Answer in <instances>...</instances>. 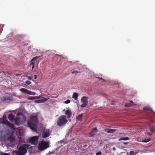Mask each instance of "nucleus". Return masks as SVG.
<instances>
[{"mask_svg":"<svg viewBox=\"0 0 155 155\" xmlns=\"http://www.w3.org/2000/svg\"><path fill=\"white\" fill-rule=\"evenodd\" d=\"M30 66H32V67H31V68H32V71L34 68L35 64H32V65L30 64Z\"/></svg>","mask_w":155,"mask_h":155,"instance_id":"obj_27","label":"nucleus"},{"mask_svg":"<svg viewBox=\"0 0 155 155\" xmlns=\"http://www.w3.org/2000/svg\"><path fill=\"white\" fill-rule=\"evenodd\" d=\"M28 78V79L31 80L30 78L29 77Z\"/></svg>","mask_w":155,"mask_h":155,"instance_id":"obj_38","label":"nucleus"},{"mask_svg":"<svg viewBox=\"0 0 155 155\" xmlns=\"http://www.w3.org/2000/svg\"><path fill=\"white\" fill-rule=\"evenodd\" d=\"M78 97V94L77 93L75 92L73 93L72 97L74 98L75 100H77Z\"/></svg>","mask_w":155,"mask_h":155,"instance_id":"obj_17","label":"nucleus"},{"mask_svg":"<svg viewBox=\"0 0 155 155\" xmlns=\"http://www.w3.org/2000/svg\"><path fill=\"white\" fill-rule=\"evenodd\" d=\"M143 109L144 110H147L150 111L151 110V108L148 107H144V108H143Z\"/></svg>","mask_w":155,"mask_h":155,"instance_id":"obj_22","label":"nucleus"},{"mask_svg":"<svg viewBox=\"0 0 155 155\" xmlns=\"http://www.w3.org/2000/svg\"><path fill=\"white\" fill-rule=\"evenodd\" d=\"M19 114H22L21 113H19Z\"/></svg>","mask_w":155,"mask_h":155,"instance_id":"obj_39","label":"nucleus"},{"mask_svg":"<svg viewBox=\"0 0 155 155\" xmlns=\"http://www.w3.org/2000/svg\"><path fill=\"white\" fill-rule=\"evenodd\" d=\"M38 122L37 115L32 114L30 116V120L28 121V125L32 130L36 132L37 131V124Z\"/></svg>","mask_w":155,"mask_h":155,"instance_id":"obj_1","label":"nucleus"},{"mask_svg":"<svg viewBox=\"0 0 155 155\" xmlns=\"http://www.w3.org/2000/svg\"><path fill=\"white\" fill-rule=\"evenodd\" d=\"M78 71H73L72 73H73V74H74V73H78Z\"/></svg>","mask_w":155,"mask_h":155,"instance_id":"obj_32","label":"nucleus"},{"mask_svg":"<svg viewBox=\"0 0 155 155\" xmlns=\"http://www.w3.org/2000/svg\"><path fill=\"white\" fill-rule=\"evenodd\" d=\"M70 102V101L69 100H67L64 101V103L66 104L69 103Z\"/></svg>","mask_w":155,"mask_h":155,"instance_id":"obj_25","label":"nucleus"},{"mask_svg":"<svg viewBox=\"0 0 155 155\" xmlns=\"http://www.w3.org/2000/svg\"><path fill=\"white\" fill-rule=\"evenodd\" d=\"M37 58V57H36L34 58L31 61L30 64L32 65L33 64H35V62Z\"/></svg>","mask_w":155,"mask_h":155,"instance_id":"obj_18","label":"nucleus"},{"mask_svg":"<svg viewBox=\"0 0 155 155\" xmlns=\"http://www.w3.org/2000/svg\"><path fill=\"white\" fill-rule=\"evenodd\" d=\"M150 123L151 124H155V117H153L151 118L150 119Z\"/></svg>","mask_w":155,"mask_h":155,"instance_id":"obj_21","label":"nucleus"},{"mask_svg":"<svg viewBox=\"0 0 155 155\" xmlns=\"http://www.w3.org/2000/svg\"><path fill=\"white\" fill-rule=\"evenodd\" d=\"M101 152H99L98 153H96L97 155H101Z\"/></svg>","mask_w":155,"mask_h":155,"instance_id":"obj_28","label":"nucleus"},{"mask_svg":"<svg viewBox=\"0 0 155 155\" xmlns=\"http://www.w3.org/2000/svg\"><path fill=\"white\" fill-rule=\"evenodd\" d=\"M29 146V145L28 144H22L19 146L18 150L14 151L13 153H15L18 155H24L27 153V149H28Z\"/></svg>","mask_w":155,"mask_h":155,"instance_id":"obj_2","label":"nucleus"},{"mask_svg":"<svg viewBox=\"0 0 155 155\" xmlns=\"http://www.w3.org/2000/svg\"><path fill=\"white\" fill-rule=\"evenodd\" d=\"M49 97L44 98L42 99L37 100L35 101V102L38 103H42L47 101L49 99Z\"/></svg>","mask_w":155,"mask_h":155,"instance_id":"obj_11","label":"nucleus"},{"mask_svg":"<svg viewBox=\"0 0 155 155\" xmlns=\"http://www.w3.org/2000/svg\"><path fill=\"white\" fill-rule=\"evenodd\" d=\"M15 139L14 137L10 136L7 138L5 140V144L7 147H14V142Z\"/></svg>","mask_w":155,"mask_h":155,"instance_id":"obj_4","label":"nucleus"},{"mask_svg":"<svg viewBox=\"0 0 155 155\" xmlns=\"http://www.w3.org/2000/svg\"><path fill=\"white\" fill-rule=\"evenodd\" d=\"M20 91L22 93L29 94L31 95H35V92L29 91L25 88H21L20 89Z\"/></svg>","mask_w":155,"mask_h":155,"instance_id":"obj_8","label":"nucleus"},{"mask_svg":"<svg viewBox=\"0 0 155 155\" xmlns=\"http://www.w3.org/2000/svg\"><path fill=\"white\" fill-rule=\"evenodd\" d=\"M97 131V129L96 128H94L93 129H92L91 131L88 134L89 137H91L94 136L96 132Z\"/></svg>","mask_w":155,"mask_h":155,"instance_id":"obj_10","label":"nucleus"},{"mask_svg":"<svg viewBox=\"0 0 155 155\" xmlns=\"http://www.w3.org/2000/svg\"><path fill=\"white\" fill-rule=\"evenodd\" d=\"M149 140L148 139H146L145 140H144L143 141V142L145 143H147L149 142Z\"/></svg>","mask_w":155,"mask_h":155,"instance_id":"obj_26","label":"nucleus"},{"mask_svg":"<svg viewBox=\"0 0 155 155\" xmlns=\"http://www.w3.org/2000/svg\"><path fill=\"white\" fill-rule=\"evenodd\" d=\"M68 122L66 116L62 115L58 118L57 121V124L59 127H62L65 125Z\"/></svg>","mask_w":155,"mask_h":155,"instance_id":"obj_3","label":"nucleus"},{"mask_svg":"<svg viewBox=\"0 0 155 155\" xmlns=\"http://www.w3.org/2000/svg\"><path fill=\"white\" fill-rule=\"evenodd\" d=\"M50 134V133L49 130H45L43 133L42 137L44 138H46L49 137Z\"/></svg>","mask_w":155,"mask_h":155,"instance_id":"obj_9","label":"nucleus"},{"mask_svg":"<svg viewBox=\"0 0 155 155\" xmlns=\"http://www.w3.org/2000/svg\"><path fill=\"white\" fill-rule=\"evenodd\" d=\"M134 151H130V155H133L134 154Z\"/></svg>","mask_w":155,"mask_h":155,"instance_id":"obj_29","label":"nucleus"},{"mask_svg":"<svg viewBox=\"0 0 155 155\" xmlns=\"http://www.w3.org/2000/svg\"><path fill=\"white\" fill-rule=\"evenodd\" d=\"M123 144H124V145H127L128 144V143L127 142H124L123 143Z\"/></svg>","mask_w":155,"mask_h":155,"instance_id":"obj_31","label":"nucleus"},{"mask_svg":"<svg viewBox=\"0 0 155 155\" xmlns=\"http://www.w3.org/2000/svg\"><path fill=\"white\" fill-rule=\"evenodd\" d=\"M38 136H34L30 138L29 141L32 144L36 145L38 143Z\"/></svg>","mask_w":155,"mask_h":155,"instance_id":"obj_7","label":"nucleus"},{"mask_svg":"<svg viewBox=\"0 0 155 155\" xmlns=\"http://www.w3.org/2000/svg\"><path fill=\"white\" fill-rule=\"evenodd\" d=\"M11 99L10 97L6 96L3 97L2 99V100L3 101H5L8 100H11Z\"/></svg>","mask_w":155,"mask_h":155,"instance_id":"obj_13","label":"nucleus"},{"mask_svg":"<svg viewBox=\"0 0 155 155\" xmlns=\"http://www.w3.org/2000/svg\"><path fill=\"white\" fill-rule=\"evenodd\" d=\"M14 116L12 114H10L8 116V119L11 121H12L14 118Z\"/></svg>","mask_w":155,"mask_h":155,"instance_id":"obj_16","label":"nucleus"},{"mask_svg":"<svg viewBox=\"0 0 155 155\" xmlns=\"http://www.w3.org/2000/svg\"><path fill=\"white\" fill-rule=\"evenodd\" d=\"M130 102L126 104L125 105V106L126 107H129L130 106H131L133 105V102L132 101H130Z\"/></svg>","mask_w":155,"mask_h":155,"instance_id":"obj_15","label":"nucleus"},{"mask_svg":"<svg viewBox=\"0 0 155 155\" xmlns=\"http://www.w3.org/2000/svg\"><path fill=\"white\" fill-rule=\"evenodd\" d=\"M87 146V145H84L83 147H86Z\"/></svg>","mask_w":155,"mask_h":155,"instance_id":"obj_37","label":"nucleus"},{"mask_svg":"<svg viewBox=\"0 0 155 155\" xmlns=\"http://www.w3.org/2000/svg\"><path fill=\"white\" fill-rule=\"evenodd\" d=\"M105 131L107 133H113L116 131L115 129H106Z\"/></svg>","mask_w":155,"mask_h":155,"instance_id":"obj_14","label":"nucleus"},{"mask_svg":"<svg viewBox=\"0 0 155 155\" xmlns=\"http://www.w3.org/2000/svg\"><path fill=\"white\" fill-rule=\"evenodd\" d=\"M83 114H81L77 116L76 117L77 120H81V118L83 116Z\"/></svg>","mask_w":155,"mask_h":155,"instance_id":"obj_20","label":"nucleus"},{"mask_svg":"<svg viewBox=\"0 0 155 155\" xmlns=\"http://www.w3.org/2000/svg\"><path fill=\"white\" fill-rule=\"evenodd\" d=\"M147 134L148 135H149V136H150L151 135V134L150 133H149V132H147Z\"/></svg>","mask_w":155,"mask_h":155,"instance_id":"obj_34","label":"nucleus"},{"mask_svg":"<svg viewBox=\"0 0 155 155\" xmlns=\"http://www.w3.org/2000/svg\"><path fill=\"white\" fill-rule=\"evenodd\" d=\"M129 138L127 137H121L119 139V141H121L122 140H129Z\"/></svg>","mask_w":155,"mask_h":155,"instance_id":"obj_19","label":"nucleus"},{"mask_svg":"<svg viewBox=\"0 0 155 155\" xmlns=\"http://www.w3.org/2000/svg\"><path fill=\"white\" fill-rule=\"evenodd\" d=\"M35 99V97H31V99L33 100Z\"/></svg>","mask_w":155,"mask_h":155,"instance_id":"obj_35","label":"nucleus"},{"mask_svg":"<svg viewBox=\"0 0 155 155\" xmlns=\"http://www.w3.org/2000/svg\"><path fill=\"white\" fill-rule=\"evenodd\" d=\"M113 150H116V148H115V147H113Z\"/></svg>","mask_w":155,"mask_h":155,"instance_id":"obj_36","label":"nucleus"},{"mask_svg":"<svg viewBox=\"0 0 155 155\" xmlns=\"http://www.w3.org/2000/svg\"><path fill=\"white\" fill-rule=\"evenodd\" d=\"M49 147V144L45 141H42L39 144L38 148L41 150H44Z\"/></svg>","mask_w":155,"mask_h":155,"instance_id":"obj_5","label":"nucleus"},{"mask_svg":"<svg viewBox=\"0 0 155 155\" xmlns=\"http://www.w3.org/2000/svg\"><path fill=\"white\" fill-rule=\"evenodd\" d=\"M88 97L86 96H83L81 99V101L83 103L81 105V107L82 108H84L86 107L88 103Z\"/></svg>","mask_w":155,"mask_h":155,"instance_id":"obj_6","label":"nucleus"},{"mask_svg":"<svg viewBox=\"0 0 155 155\" xmlns=\"http://www.w3.org/2000/svg\"><path fill=\"white\" fill-rule=\"evenodd\" d=\"M150 130L152 132H153L155 131V129L153 127H150Z\"/></svg>","mask_w":155,"mask_h":155,"instance_id":"obj_23","label":"nucleus"},{"mask_svg":"<svg viewBox=\"0 0 155 155\" xmlns=\"http://www.w3.org/2000/svg\"><path fill=\"white\" fill-rule=\"evenodd\" d=\"M65 114L66 115L68 118H70L72 115V112L70 109L67 110L66 111Z\"/></svg>","mask_w":155,"mask_h":155,"instance_id":"obj_12","label":"nucleus"},{"mask_svg":"<svg viewBox=\"0 0 155 155\" xmlns=\"http://www.w3.org/2000/svg\"><path fill=\"white\" fill-rule=\"evenodd\" d=\"M34 78L35 79H37V76L36 75H34Z\"/></svg>","mask_w":155,"mask_h":155,"instance_id":"obj_33","label":"nucleus"},{"mask_svg":"<svg viewBox=\"0 0 155 155\" xmlns=\"http://www.w3.org/2000/svg\"><path fill=\"white\" fill-rule=\"evenodd\" d=\"M25 83L27 85H29L31 83V82L27 80L26 81Z\"/></svg>","mask_w":155,"mask_h":155,"instance_id":"obj_24","label":"nucleus"},{"mask_svg":"<svg viewBox=\"0 0 155 155\" xmlns=\"http://www.w3.org/2000/svg\"><path fill=\"white\" fill-rule=\"evenodd\" d=\"M1 155H8V154L7 153H1Z\"/></svg>","mask_w":155,"mask_h":155,"instance_id":"obj_30","label":"nucleus"}]
</instances>
